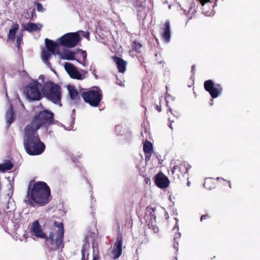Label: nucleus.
<instances>
[{"label":"nucleus","instance_id":"nucleus-1","mask_svg":"<svg viewBox=\"0 0 260 260\" xmlns=\"http://www.w3.org/2000/svg\"><path fill=\"white\" fill-rule=\"evenodd\" d=\"M27 196L29 199L25 201V203H29L32 206H34V203L39 206H44L51 199V190L49 186L46 182L42 181L35 183L31 188L29 186Z\"/></svg>","mask_w":260,"mask_h":260},{"label":"nucleus","instance_id":"nucleus-2","mask_svg":"<svg viewBox=\"0 0 260 260\" xmlns=\"http://www.w3.org/2000/svg\"><path fill=\"white\" fill-rule=\"evenodd\" d=\"M38 131L26 126L24 131L23 145L24 149L30 155L41 154L45 149V145L41 141Z\"/></svg>","mask_w":260,"mask_h":260},{"label":"nucleus","instance_id":"nucleus-3","mask_svg":"<svg viewBox=\"0 0 260 260\" xmlns=\"http://www.w3.org/2000/svg\"><path fill=\"white\" fill-rule=\"evenodd\" d=\"M54 225L58 228L56 233L50 232L46 236L44 246L49 252L56 251L60 249L62 251L64 247V226L62 222L55 221Z\"/></svg>","mask_w":260,"mask_h":260},{"label":"nucleus","instance_id":"nucleus-4","mask_svg":"<svg viewBox=\"0 0 260 260\" xmlns=\"http://www.w3.org/2000/svg\"><path fill=\"white\" fill-rule=\"evenodd\" d=\"M53 113L44 110L36 114L31 122L26 126H30V128L38 131L42 126L53 124Z\"/></svg>","mask_w":260,"mask_h":260},{"label":"nucleus","instance_id":"nucleus-5","mask_svg":"<svg viewBox=\"0 0 260 260\" xmlns=\"http://www.w3.org/2000/svg\"><path fill=\"white\" fill-rule=\"evenodd\" d=\"M80 94L85 103L94 107L99 106L103 98L102 91L97 87L85 89L83 91L81 90Z\"/></svg>","mask_w":260,"mask_h":260},{"label":"nucleus","instance_id":"nucleus-6","mask_svg":"<svg viewBox=\"0 0 260 260\" xmlns=\"http://www.w3.org/2000/svg\"><path fill=\"white\" fill-rule=\"evenodd\" d=\"M43 92L48 100L55 104H60L61 87L58 84L50 81L46 82L44 84Z\"/></svg>","mask_w":260,"mask_h":260},{"label":"nucleus","instance_id":"nucleus-7","mask_svg":"<svg viewBox=\"0 0 260 260\" xmlns=\"http://www.w3.org/2000/svg\"><path fill=\"white\" fill-rule=\"evenodd\" d=\"M80 41L79 31L67 33L59 39L60 45L69 48L75 47Z\"/></svg>","mask_w":260,"mask_h":260},{"label":"nucleus","instance_id":"nucleus-8","mask_svg":"<svg viewBox=\"0 0 260 260\" xmlns=\"http://www.w3.org/2000/svg\"><path fill=\"white\" fill-rule=\"evenodd\" d=\"M42 85L37 81L30 83L26 88V94L28 99L33 101H39L43 96L39 88Z\"/></svg>","mask_w":260,"mask_h":260},{"label":"nucleus","instance_id":"nucleus-9","mask_svg":"<svg viewBox=\"0 0 260 260\" xmlns=\"http://www.w3.org/2000/svg\"><path fill=\"white\" fill-rule=\"evenodd\" d=\"M204 88L208 92L213 99L217 98L222 91V88L220 84H215L211 80H208L204 82Z\"/></svg>","mask_w":260,"mask_h":260},{"label":"nucleus","instance_id":"nucleus-10","mask_svg":"<svg viewBox=\"0 0 260 260\" xmlns=\"http://www.w3.org/2000/svg\"><path fill=\"white\" fill-rule=\"evenodd\" d=\"M64 69L69 74L70 77L74 79L83 80L85 78L86 72L84 70H81L80 72L77 68L70 62H67L64 65Z\"/></svg>","mask_w":260,"mask_h":260},{"label":"nucleus","instance_id":"nucleus-11","mask_svg":"<svg viewBox=\"0 0 260 260\" xmlns=\"http://www.w3.org/2000/svg\"><path fill=\"white\" fill-rule=\"evenodd\" d=\"M123 237L120 232L116 237V241L113 245V249L111 251V257L113 259H118L122 253Z\"/></svg>","mask_w":260,"mask_h":260},{"label":"nucleus","instance_id":"nucleus-12","mask_svg":"<svg viewBox=\"0 0 260 260\" xmlns=\"http://www.w3.org/2000/svg\"><path fill=\"white\" fill-rule=\"evenodd\" d=\"M154 182L157 187L166 188L169 185L170 181L166 175L160 172L154 176Z\"/></svg>","mask_w":260,"mask_h":260},{"label":"nucleus","instance_id":"nucleus-13","mask_svg":"<svg viewBox=\"0 0 260 260\" xmlns=\"http://www.w3.org/2000/svg\"><path fill=\"white\" fill-rule=\"evenodd\" d=\"M30 231L32 235L36 237L42 239H44L47 236L42 229L41 225L38 220H35L32 223Z\"/></svg>","mask_w":260,"mask_h":260},{"label":"nucleus","instance_id":"nucleus-14","mask_svg":"<svg viewBox=\"0 0 260 260\" xmlns=\"http://www.w3.org/2000/svg\"><path fill=\"white\" fill-rule=\"evenodd\" d=\"M161 37L162 40L166 43H169L171 38L170 23L169 21H167L164 24V27L161 28Z\"/></svg>","mask_w":260,"mask_h":260},{"label":"nucleus","instance_id":"nucleus-15","mask_svg":"<svg viewBox=\"0 0 260 260\" xmlns=\"http://www.w3.org/2000/svg\"><path fill=\"white\" fill-rule=\"evenodd\" d=\"M221 180L225 181L222 178L220 177H217L216 178L209 177L206 178L205 180L204 186L207 189L211 190L215 188L217 186V182Z\"/></svg>","mask_w":260,"mask_h":260},{"label":"nucleus","instance_id":"nucleus-16","mask_svg":"<svg viewBox=\"0 0 260 260\" xmlns=\"http://www.w3.org/2000/svg\"><path fill=\"white\" fill-rule=\"evenodd\" d=\"M46 47L50 52L53 54H58L59 49L58 44L52 40L48 39H45Z\"/></svg>","mask_w":260,"mask_h":260},{"label":"nucleus","instance_id":"nucleus-17","mask_svg":"<svg viewBox=\"0 0 260 260\" xmlns=\"http://www.w3.org/2000/svg\"><path fill=\"white\" fill-rule=\"evenodd\" d=\"M114 60L116 63L118 71L122 73H124L126 70V62L117 56L114 57Z\"/></svg>","mask_w":260,"mask_h":260},{"label":"nucleus","instance_id":"nucleus-18","mask_svg":"<svg viewBox=\"0 0 260 260\" xmlns=\"http://www.w3.org/2000/svg\"><path fill=\"white\" fill-rule=\"evenodd\" d=\"M172 177L173 178V181L175 182H178L180 181L181 177L184 175L182 174L178 169L175 166L173 167L171 170Z\"/></svg>","mask_w":260,"mask_h":260},{"label":"nucleus","instance_id":"nucleus-19","mask_svg":"<svg viewBox=\"0 0 260 260\" xmlns=\"http://www.w3.org/2000/svg\"><path fill=\"white\" fill-rule=\"evenodd\" d=\"M174 166L184 175L187 174L188 170L191 168L190 165L185 161H182Z\"/></svg>","mask_w":260,"mask_h":260},{"label":"nucleus","instance_id":"nucleus-20","mask_svg":"<svg viewBox=\"0 0 260 260\" xmlns=\"http://www.w3.org/2000/svg\"><path fill=\"white\" fill-rule=\"evenodd\" d=\"M68 90L70 94V98L75 101L80 100V94L78 90L75 89L73 86H69Z\"/></svg>","mask_w":260,"mask_h":260},{"label":"nucleus","instance_id":"nucleus-21","mask_svg":"<svg viewBox=\"0 0 260 260\" xmlns=\"http://www.w3.org/2000/svg\"><path fill=\"white\" fill-rule=\"evenodd\" d=\"M6 119L7 120V123L10 125L14 120V112L13 111L12 105H11L9 109L7 111L6 114Z\"/></svg>","mask_w":260,"mask_h":260},{"label":"nucleus","instance_id":"nucleus-22","mask_svg":"<svg viewBox=\"0 0 260 260\" xmlns=\"http://www.w3.org/2000/svg\"><path fill=\"white\" fill-rule=\"evenodd\" d=\"M145 0H133V6L137 9L138 13L141 15L144 10L143 3Z\"/></svg>","mask_w":260,"mask_h":260},{"label":"nucleus","instance_id":"nucleus-23","mask_svg":"<svg viewBox=\"0 0 260 260\" xmlns=\"http://www.w3.org/2000/svg\"><path fill=\"white\" fill-rule=\"evenodd\" d=\"M19 29V25L17 23H13L12 28L9 30L8 38L11 40L14 41L15 38L16 31Z\"/></svg>","mask_w":260,"mask_h":260},{"label":"nucleus","instance_id":"nucleus-24","mask_svg":"<svg viewBox=\"0 0 260 260\" xmlns=\"http://www.w3.org/2000/svg\"><path fill=\"white\" fill-rule=\"evenodd\" d=\"M39 25L40 27H38V25L34 23L28 22L24 24L23 27L25 30L28 31H32L40 30L42 27V25L41 24H39Z\"/></svg>","mask_w":260,"mask_h":260},{"label":"nucleus","instance_id":"nucleus-25","mask_svg":"<svg viewBox=\"0 0 260 260\" xmlns=\"http://www.w3.org/2000/svg\"><path fill=\"white\" fill-rule=\"evenodd\" d=\"M13 167V164L9 160H6L4 164H0V171L5 172L6 171L11 170Z\"/></svg>","mask_w":260,"mask_h":260},{"label":"nucleus","instance_id":"nucleus-26","mask_svg":"<svg viewBox=\"0 0 260 260\" xmlns=\"http://www.w3.org/2000/svg\"><path fill=\"white\" fill-rule=\"evenodd\" d=\"M92 260H100L101 256L99 253L98 245H95L94 243L92 244Z\"/></svg>","mask_w":260,"mask_h":260},{"label":"nucleus","instance_id":"nucleus-27","mask_svg":"<svg viewBox=\"0 0 260 260\" xmlns=\"http://www.w3.org/2000/svg\"><path fill=\"white\" fill-rule=\"evenodd\" d=\"M143 151L144 153H149L153 152V146L152 143L146 140L143 144Z\"/></svg>","mask_w":260,"mask_h":260},{"label":"nucleus","instance_id":"nucleus-28","mask_svg":"<svg viewBox=\"0 0 260 260\" xmlns=\"http://www.w3.org/2000/svg\"><path fill=\"white\" fill-rule=\"evenodd\" d=\"M75 55V52L67 50L64 53L63 56H62V58L67 60H73L76 59Z\"/></svg>","mask_w":260,"mask_h":260},{"label":"nucleus","instance_id":"nucleus-29","mask_svg":"<svg viewBox=\"0 0 260 260\" xmlns=\"http://www.w3.org/2000/svg\"><path fill=\"white\" fill-rule=\"evenodd\" d=\"M156 210V208L154 207H147L146 208V213H149L150 216V220L152 221L153 219L154 221H155L156 215L155 214V212Z\"/></svg>","mask_w":260,"mask_h":260},{"label":"nucleus","instance_id":"nucleus-30","mask_svg":"<svg viewBox=\"0 0 260 260\" xmlns=\"http://www.w3.org/2000/svg\"><path fill=\"white\" fill-rule=\"evenodd\" d=\"M132 50L137 53L141 52V49L142 47V44L137 41H134L132 44Z\"/></svg>","mask_w":260,"mask_h":260},{"label":"nucleus","instance_id":"nucleus-31","mask_svg":"<svg viewBox=\"0 0 260 260\" xmlns=\"http://www.w3.org/2000/svg\"><path fill=\"white\" fill-rule=\"evenodd\" d=\"M180 236H181V234L179 233H178L175 235L174 238V250H176V251H177L178 250V246H179V244H178V242L177 240L180 238Z\"/></svg>","mask_w":260,"mask_h":260},{"label":"nucleus","instance_id":"nucleus-32","mask_svg":"<svg viewBox=\"0 0 260 260\" xmlns=\"http://www.w3.org/2000/svg\"><path fill=\"white\" fill-rule=\"evenodd\" d=\"M51 52L48 50H44L42 52L43 59L45 61H48L51 56Z\"/></svg>","mask_w":260,"mask_h":260},{"label":"nucleus","instance_id":"nucleus-33","mask_svg":"<svg viewBox=\"0 0 260 260\" xmlns=\"http://www.w3.org/2000/svg\"><path fill=\"white\" fill-rule=\"evenodd\" d=\"M78 50L80 51V54H81V56H82V57L83 58V62H82L81 61H79V60H78L77 59L76 60L77 61H78L80 63H81L84 66V62H85V60H86V57H87V53H86V51H85V50H82L81 49H79Z\"/></svg>","mask_w":260,"mask_h":260},{"label":"nucleus","instance_id":"nucleus-34","mask_svg":"<svg viewBox=\"0 0 260 260\" xmlns=\"http://www.w3.org/2000/svg\"><path fill=\"white\" fill-rule=\"evenodd\" d=\"M22 38H23V34H19L17 36L16 39V46L18 49L20 48V45L22 42Z\"/></svg>","mask_w":260,"mask_h":260},{"label":"nucleus","instance_id":"nucleus-35","mask_svg":"<svg viewBox=\"0 0 260 260\" xmlns=\"http://www.w3.org/2000/svg\"><path fill=\"white\" fill-rule=\"evenodd\" d=\"M148 227L150 229H151L152 231L154 233H156L158 232V228L157 226H156V225H153V221H149L148 224Z\"/></svg>","mask_w":260,"mask_h":260},{"label":"nucleus","instance_id":"nucleus-36","mask_svg":"<svg viewBox=\"0 0 260 260\" xmlns=\"http://www.w3.org/2000/svg\"><path fill=\"white\" fill-rule=\"evenodd\" d=\"M81 253H82V260H88L89 258V253H87L86 254V250L84 247H82L81 249Z\"/></svg>","mask_w":260,"mask_h":260},{"label":"nucleus","instance_id":"nucleus-37","mask_svg":"<svg viewBox=\"0 0 260 260\" xmlns=\"http://www.w3.org/2000/svg\"><path fill=\"white\" fill-rule=\"evenodd\" d=\"M37 10L39 12H43L44 11V9L42 6V5L41 3H37Z\"/></svg>","mask_w":260,"mask_h":260},{"label":"nucleus","instance_id":"nucleus-38","mask_svg":"<svg viewBox=\"0 0 260 260\" xmlns=\"http://www.w3.org/2000/svg\"><path fill=\"white\" fill-rule=\"evenodd\" d=\"M145 153V161L148 162V161L150 160V157H151V156L152 153Z\"/></svg>","mask_w":260,"mask_h":260},{"label":"nucleus","instance_id":"nucleus-39","mask_svg":"<svg viewBox=\"0 0 260 260\" xmlns=\"http://www.w3.org/2000/svg\"><path fill=\"white\" fill-rule=\"evenodd\" d=\"M36 18H37V14H36V11H35V9H33L32 10V11H31L30 20H34Z\"/></svg>","mask_w":260,"mask_h":260},{"label":"nucleus","instance_id":"nucleus-40","mask_svg":"<svg viewBox=\"0 0 260 260\" xmlns=\"http://www.w3.org/2000/svg\"><path fill=\"white\" fill-rule=\"evenodd\" d=\"M210 217V216L208 214H205L201 216L200 218V221H203V220L207 219L208 218H209Z\"/></svg>","mask_w":260,"mask_h":260},{"label":"nucleus","instance_id":"nucleus-41","mask_svg":"<svg viewBox=\"0 0 260 260\" xmlns=\"http://www.w3.org/2000/svg\"><path fill=\"white\" fill-rule=\"evenodd\" d=\"M83 37L87 39L88 40H89L90 38V35L89 32L87 31L86 32H84V34L83 35Z\"/></svg>","mask_w":260,"mask_h":260},{"label":"nucleus","instance_id":"nucleus-42","mask_svg":"<svg viewBox=\"0 0 260 260\" xmlns=\"http://www.w3.org/2000/svg\"><path fill=\"white\" fill-rule=\"evenodd\" d=\"M155 108L158 112H160L161 111V108L160 106L156 104L155 105Z\"/></svg>","mask_w":260,"mask_h":260},{"label":"nucleus","instance_id":"nucleus-43","mask_svg":"<svg viewBox=\"0 0 260 260\" xmlns=\"http://www.w3.org/2000/svg\"><path fill=\"white\" fill-rule=\"evenodd\" d=\"M92 74L95 77V78L98 77V76L96 75V71L95 69H94L92 72Z\"/></svg>","mask_w":260,"mask_h":260},{"label":"nucleus","instance_id":"nucleus-44","mask_svg":"<svg viewBox=\"0 0 260 260\" xmlns=\"http://www.w3.org/2000/svg\"><path fill=\"white\" fill-rule=\"evenodd\" d=\"M117 83L119 84V85L122 86L124 85L123 82L122 81H120L119 83L118 82V80L117 81Z\"/></svg>","mask_w":260,"mask_h":260},{"label":"nucleus","instance_id":"nucleus-45","mask_svg":"<svg viewBox=\"0 0 260 260\" xmlns=\"http://www.w3.org/2000/svg\"><path fill=\"white\" fill-rule=\"evenodd\" d=\"M194 11V9H193V11H192V7H190V8H189V9L188 10L189 12H192V13H193Z\"/></svg>","mask_w":260,"mask_h":260},{"label":"nucleus","instance_id":"nucleus-46","mask_svg":"<svg viewBox=\"0 0 260 260\" xmlns=\"http://www.w3.org/2000/svg\"><path fill=\"white\" fill-rule=\"evenodd\" d=\"M168 111H169L171 114H172V110L170 107H168Z\"/></svg>","mask_w":260,"mask_h":260},{"label":"nucleus","instance_id":"nucleus-47","mask_svg":"<svg viewBox=\"0 0 260 260\" xmlns=\"http://www.w3.org/2000/svg\"><path fill=\"white\" fill-rule=\"evenodd\" d=\"M194 68H195V66H194V65H192V66H191V70H192V71L194 70Z\"/></svg>","mask_w":260,"mask_h":260},{"label":"nucleus","instance_id":"nucleus-48","mask_svg":"<svg viewBox=\"0 0 260 260\" xmlns=\"http://www.w3.org/2000/svg\"><path fill=\"white\" fill-rule=\"evenodd\" d=\"M190 182L189 181H187V185L188 186H190Z\"/></svg>","mask_w":260,"mask_h":260},{"label":"nucleus","instance_id":"nucleus-49","mask_svg":"<svg viewBox=\"0 0 260 260\" xmlns=\"http://www.w3.org/2000/svg\"><path fill=\"white\" fill-rule=\"evenodd\" d=\"M226 181L229 183L230 187L231 188V185L230 181Z\"/></svg>","mask_w":260,"mask_h":260},{"label":"nucleus","instance_id":"nucleus-50","mask_svg":"<svg viewBox=\"0 0 260 260\" xmlns=\"http://www.w3.org/2000/svg\"><path fill=\"white\" fill-rule=\"evenodd\" d=\"M169 126H170V127L171 128H172V126H171V124H170Z\"/></svg>","mask_w":260,"mask_h":260},{"label":"nucleus","instance_id":"nucleus-51","mask_svg":"<svg viewBox=\"0 0 260 260\" xmlns=\"http://www.w3.org/2000/svg\"><path fill=\"white\" fill-rule=\"evenodd\" d=\"M166 104H167V107H168V102H166Z\"/></svg>","mask_w":260,"mask_h":260}]
</instances>
